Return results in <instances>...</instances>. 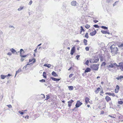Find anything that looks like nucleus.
<instances>
[{
	"instance_id": "e2e57ef3",
	"label": "nucleus",
	"mask_w": 123,
	"mask_h": 123,
	"mask_svg": "<svg viewBox=\"0 0 123 123\" xmlns=\"http://www.w3.org/2000/svg\"><path fill=\"white\" fill-rule=\"evenodd\" d=\"M72 68V67H70L69 68V69H68V71H69V70H70Z\"/></svg>"
},
{
	"instance_id": "5fc2aeb1",
	"label": "nucleus",
	"mask_w": 123,
	"mask_h": 123,
	"mask_svg": "<svg viewBox=\"0 0 123 123\" xmlns=\"http://www.w3.org/2000/svg\"><path fill=\"white\" fill-rule=\"evenodd\" d=\"M80 56V55H77L76 56V58L77 60H78V59L79 57Z\"/></svg>"
},
{
	"instance_id": "dca6fc26",
	"label": "nucleus",
	"mask_w": 123,
	"mask_h": 123,
	"mask_svg": "<svg viewBox=\"0 0 123 123\" xmlns=\"http://www.w3.org/2000/svg\"><path fill=\"white\" fill-rule=\"evenodd\" d=\"M96 33V31L95 30L94 31L91 32L90 34L91 36H93L95 35Z\"/></svg>"
},
{
	"instance_id": "bf43d9fd",
	"label": "nucleus",
	"mask_w": 123,
	"mask_h": 123,
	"mask_svg": "<svg viewBox=\"0 0 123 123\" xmlns=\"http://www.w3.org/2000/svg\"><path fill=\"white\" fill-rule=\"evenodd\" d=\"M25 59H23V58H22L20 59V61L21 62H23Z\"/></svg>"
},
{
	"instance_id": "e433bc0d",
	"label": "nucleus",
	"mask_w": 123,
	"mask_h": 123,
	"mask_svg": "<svg viewBox=\"0 0 123 123\" xmlns=\"http://www.w3.org/2000/svg\"><path fill=\"white\" fill-rule=\"evenodd\" d=\"M23 8V7L20 6L19 8H18V11H20L22 10Z\"/></svg>"
},
{
	"instance_id": "49530a36",
	"label": "nucleus",
	"mask_w": 123,
	"mask_h": 123,
	"mask_svg": "<svg viewBox=\"0 0 123 123\" xmlns=\"http://www.w3.org/2000/svg\"><path fill=\"white\" fill-rule=\"evenodd\" d=\"M119 86L118 85H117L116 86V89H117L118 90L119 89Z\"/></svg>"
},
{
	"instance_id": "412c9836",
	"label": "nucleus",
	"mask_w": 123,
	"mask_h": 123,
	"mask_svg": "<svg viewBox=\"0 0 123 123\" xmlns=\"http://www.w3.org/2000/svg\"><path fill=\"white\" fill-rule=\"evenodd\" d=\"M85 101L86 104H87L89 102V99L87 97H86L85 98Z\"/></svg>"
},
{
	"instance_id": "cd10ccee",
	"label": "nucleus",
	"mask_w": 123,
	"mask_h": 123,
	"mask_svg": "<svg viewBox=\"0 0 123 123\" xmlns=\"http://www.w3.org/2000/svg\"><path fill=\"white\" fill-rule=\"evenodd\" d=\"M69 89L70 90H72L74 88L73 86H69L68 87Z\"/></svg>"
},
{
	"instance_id": "7ed1b4c3",
	"label": "nucleus",
	"mask_w": 123,
	"mask_h": 123,
	"mask_svg": "<svg viewBox=\"0 0 123 123\" xmlns=\"http://www.w3.org/2000/svg\"><path fill=\"white\" fill-rule=\"evenodd\" d=\"M90 60V62L91 63H94L97 62L99 60L98 57H93Z\"/></svg>"
},
{
	"instance_id": "c03bdc74",
	"label": "nucleus",
	"mask_w": 123,
	"mask_h": 123,
	"mask_svg": "<svg viewBox=\"0 0 123 123\" xmlns=\"http://www.w3.org/2000/svg\"><path fill=\"white\" fill-rule=\"evenodd\" d=\"M111 93H111L110 92H107L105 93V94H108L109 96H111Z\"/></svg>"
},
{
	"instance_id": "4468645a",
	"label": "nucleus",
	"mask_w": 123,
	"mask_h": 123,
	"mask_svg": "<svg viewBox=\"0 0 123 123\" xmlns=\"http://www.w3.org/2000/svg\"><path fill=\"white\" fill-rule=\"evenodd\" d=\"M105 99L106 100L107 102H108L111 100V98L108 96H107L105 97Z\"/></svg>"
},
{
	"instance_id": "09e8293b",
	"label": "nucleus",
	"mask_w": 123,
	"mask_h": 123,
	"mask_svg": "<svg viewBox=\"0 0 123 123\" xmlns=\"http://www.w3.org/2000/svg\"><path fill=\"white\" fill-rule=\"evenodd\" d=\"M40 82H44L45 81V80L44 79H42L39 80Z\"/></svg>"
},
{
	"instance_id": "6ab92c4d",
	"label": "nucleus",
	"mask_w": 123,
	"mask_h": 123,
	"mask_svg": "<svg viewBox=\"0 0 123 123\" xmlns=\"http://www.w3.org/2000/svg\"><path fill=\"white\" fill-rule=\"evenodd\" d=\"M48 47L47 44L44 45L43 46V49H47Z\"/></svg>"
},
{
	"instance_id": "052dcab7",
	"label": "nucleus",
	"mask_w": 123,
	"mask_h": 123,
	"mask_svg": "<svg viewBox=\"0 0 123 123\" xmlns=\"http://www.w3.org/2000/svg\"><path fill=\"white\" fill-rule=\"evenodd\" d=\"M111 96H112L113 97L115 96V94L114 93H112Z\"/></svg>"
},
{
	"instance_id": "5701e85b",
	"label": "nucleus",
	"mask_w": 123,
	"mask_h": 123,
	"mask_svg": "<svg viewBox=\"0 0 123 123\" xmlns=\"http://www.w3.org/2000/svg\"><path fill=\"white\" fill-rule=\"evenodd\" d=\"M22 71L21 69L20 68H19L18 70L16 71V73L15 75V77L17 74H18L19 72H21Z\"/></svg>"
},
{
	"instance_id": "a19ab883",
	"label": "nucleus",
	"mask_w": 123,
	"mask_h": 123,
	"mask_svg": "<svg viewBox=\"0 0 123 123\" xmlns=\"http://www.w3.org/2000/svg\"><path fill=\"white\" fill-rule=\"evenodd\" d=\"M93 26L96 28H98L99 27V26L97 25H94Z\"/></svg>"
},
{
	"instance_id": "7c9ffc66",
	"label": "nucleus",
	"mask_w": 123,
	"mask_h": 123,
	"mask_svg": "<svg viewBox=\"0 0 123 123\" xmlns=\"http://www.w3.org/2000/svg\"><path fill=\"white\" fill-rule=\"evenodd\" d=\"M43 77L45 78H46L47 76H46V73L45 72H43Z\"/></svg>"
},
{
	"instance_id": "f704fd0d",
	"label": "nucleus",
	"mask_w": 123,
	"mask_h": 123,
	"mask_svg": "<svg viewBox=\"0 0 123 123\" xmlns=\"http://www.w3.org/2000/svg\"><path fill=\"white\" fill-rule=\"evenodd\" d=\"M85 37H86L87 38H88L89 37V36L88 35V33H86V34Z\"/></svg>"
},
{
	"instance_id": "473e14b6",
	"label": "nucleus",
	"mask_w": 123,
	"mask_h": 123,
	"mask_svg": "<svg viewBox=\"0 0 123 123\" xmlns=\"http://www.w3.org/2000/svg\"><path fill=\"white\" fill-rule=\"evenodd\" d=\"M90 26L89 25H88V24H86V25H85V27L86 28V29H89L90 27Z\"/></svg>"
},
{
	"instance_id": "f8f14e48",
	"label": "nucleus",
	"mask_w": 123,
	"mask_h": 123,
	"mask_svg": "<svg viewBox=\"0 0 123 123\" xmlns=\"http://www.w3.org/2000/svg\"><path fill=\"white\" fill-rule=\"evenodd\" d=\"M10 51H11L13 54H14L15 53H16L15 54H17V52L16 51L15 49H13V48H12L10 49Z\"/></svg>"
},
{
	"instance_id": "774afa93",
	"label": "nucleus",
	"mask_w": 123,
	"mask_h": 123,
	"mask_svg": "<svg viewBox=\"0 0 123 123\" xmlns=\"http://www.w3.org/2000/svg\"><path fill=\"white\" fill-rule=\"evenodd\" d=\"M103 59H102V58H101V59H100V61H103Z\"/></svg>"
},
{
	"instance_id": "9d476101",
	"label": "nucleus",
	"mask_w": 123,
	"mask_h": 123,
	"mask_svg": "<svg viewBox=\"0 0 123 123\" xmlns=\"http://www.w3.org/2000/svg\"><path fill=\"white\" fill-rule=\"evenodd\" d=\"M75 50V47H73L71 51L70 54L71 55H72L74 53V52Z\"/></svg>"
},
{
	"instance_id": "864d4df0",
	"label": "nucleus",
	"mask_w": 123,
	"mask_h": 123,
	"mask_svg": "<svg viewBox=\"0 0 123 123\" xmlns=\"http://www.w3.org/2000/svg\"><path fill=\"white\" fill-rule=\"evenodd\" d=\"M115 92L116 93H117L118 92V90L116 89H115Z\"/></svg>"
},
{
	"instance_id": "3c124183",
	"label": "nucleus",
	"mask_w": 123,
	"mask_h": 123,
	"mask_svg": "<svg viewBox=\"0 0 123 123\" xmlns=\"http://www.w3.org/2000/svg\"><path fill=\"white\" fill-rule=\"evenodd\" d=\"M32 3V1L31 0H30L28 4L29 5H31Z\"/></svg>"
},
{
	"instance_id": "f3484780",
	"label": "nucleus",
	"mask_w": 123,
	"mask_h": 123,
	"mask_svg": "<svg viewBox=\"0 0 123 123\" xmlns=\"http://www.w3.org/2000/svg\"><path fill=\"white\" fill-rule=\"evenodd\" d=\"M64 47H65L66 46H68L69 44L68 42L67 41H64Z\"/></svg>"
},
{
	"instance_id": "f03ea898",
	"label": "nucleus",
	"mask_w": 123,
	"mask_h": 123,
	"mask_svg": "<svg viewBox=\"0 0 123 123\" xmlns=\"http://www.w3.org/2000/svg\"><path fill=\"white\" fill-rule=\"evenodd\" d=\"M99 64H93L90 65V67L92 70H98V68Z\"/></svg>"
},
{
	"instance_id": "20e7f679",
	"label": "nucleus",
	"mask_w": 123,
	"mask_h": 123,
	"mask_svg": "<svg viewBox=\"0 0 123 123\" xmlns=\"http://www.w3.org/2000/svg\"><path fill=\"white\" fill-rule=\"evenodd\" d=\"M114 66H115L117 67V66H117V65L116 63H111L109 65H107L106 67L109 70H110L109 68H113Z\"/></svg>"
},
{
	"instance_id": "4d7b16f0",
	"label": "nucleus",
	"mask_w": 123,
	"mask_h": 123,
	"mask_svg": "<svg viewBox=\"0 0 123 123\" xmlns=\"http://www.w3.org/2000/svg\"><path fill=\"white\" fill-rule=\"evenodd\" d=\"M7 54L8 55H12V53L11 52H9Z\"/></svg>"
},
{
	"instance_id": "c756f323",
	"label": "nucleus",
	"mask_w": 123,
	"mask_h": 123,
	"mask_svg": "<svg viewBox=\"0 0 123 123\" xmlns=\"http://www.w3.org/2000/svg\"><path fill=\"white\" fill-rule=\"evenodd\" d=\"M87 41L85 39H84V44L85 45H87Z\"/></svg>"
},
{
	"instance_id": "6e6d98bb",
	"label": "nucleus",
	"mask_w": 123,
	"mask_h": 123,
	"mask_svg": "<svg viewBox=\"0 0 123 123\" xmlns=\"http://www.w3.org/2000/svg\"><path fill=\"white\" fill-rule=\"evenodd\" d=\"M93 22L95 23H96L98 22V21L96 20H94Z\"/></svg>"
},
{
	"instance_id": "13d9d810",
	"label": "nucleus",
	"mask_w": 123,
	"mask_h": 123,
	"mask_svg": "<svg viewBox=\"0 0 123 123\" xmlns=\"http://www.w3.org/2000/svg\"><path fill=\"white\" fill-rule=\"evenodd\" d=\"M9 28H13L14 29H15V28L14 27V26H12V25H10L9 26Z\"/></svg>"
},
{
	"instance_id": "c85d7f7f",
	"label": "nucleus",
	"mask_w": 123,
	"mask_h": 123,
	"mask_svg": "<svg viewBox=\"0 0 123 123\" xmlns=\"http://www.w3.org/2000/svg\"><path fill=\"white\" fill-rule=\"evenodd\" d=\"M51 65L50 64H46L44 65V66L47 67L48 68H49L51 66Z\"/></svg>"
},
{
	"instance_id": "58836bf2",
	"label": "nucleus",
	"mask_w": 123,
	"mask_h": 123,
	"mask_svg": "<svg viewBox=\"0 0 123 123\" xmlns=\"http://www.w3.org/2000/svg\"><path fill=\"white\" fill-rule=\"evenodd\" d=\"M101 32L102 33L104 34H106V31L101 30Z\"/></svg>"
},
{
	"instance_id": "2f4dec72",
	"label": "nucleus",
	"mask_w": 123,
	"mask_h": 123,
	"mask_svg": "<svg viewBox=\"0 0 123 123\" xmlns=\"http://www.w3.org/2000/svg\"><path fill=\"white\" fill-rule=\"evenodd\" d=\"M46 98L45 99V100H47L50 97L49 95L48 94L46 95Z\"/></svg>"
},
{
	"instance_id": "39448f33",
	"label": "nucleus",
	"mask_w": 123,
	"mask_h": 123,
	"mask_svg": "<svg viewBox=\"0 0 123 123\" xmlns=\"http://www.w3.org/2000/svg\"><path fill=\"white\" fill-rule=\"evenodd\" d=\"M23 51V53H24V51L23 50V49H21L20 50V51L18 52H20V56L21 57H23L25 58L28 55V54L27 55H22V52Z\"/></svg>"
},
{
	"instance_id": "b1692460",
	"label": "nucleus",
	"mask_w": 123,
	"mask_h": 123,
	"mask_svg": "<svg viewBox=\"0 0 123 123\" xmlns=\"http://www.w3.org/2000/svg\"><path fill=\"white\" fill-rule=\"evenodd\" d=\"M122 78H123V76L122 75L118 76L116 78L117 80L121 79Z\"/></svg>"
},
{
	"instance_id": "4be33fe9",
	"label": "nucleus",
	"mask_w": 123,
	"mask_h": 123,
	"mask_svg": "<svg viewBox=\"0 0 123 123\" xmlns=\"http://www.w3.org/2000/svg\"><path fill=\"white\" fill-rule=\"evenodd\" d=\"M52 74L55 77H56L58 76V75L54 71H53L52 72Z\"/></svg>"
},
{
	"instance_id": "c9c22d12",
	"label": "nucleus",
	"mask_w": 123,
	"mask_h": 123,
	"mask_svg": "<svg viewBox=\"0 0 123 123\" xmlns=\"http://www.w3.org/2000/svg\"><path fill=\"white\" fill-rule=\"evenodd\" d=\"M101 28H102L104 29H108V27H107L106 26H101Z\"/></svg>"
},
{
	"instance_id": "680f3d73",
	"label": "nucleus",
	"mask_w": 123,
	"mask_h": 123,
	"mask_svg": "<svg viewBox=\"0 0 123 123\" xmlns=\"http://www.w3.org/2000/svg\"><path fill=\"white\" fill-rule=\"evenodd\" d=\"M29 118V116H27L26 117H25V118L26 119L27 118V119H28Z\"/></svg>"
},
{
	"instance_id": "a878e982",
	"label": "nucleus",
	"mask_w": 123,
	"mask_h": 123,
	"mask_svg": "<svg viewBox=\"0 0 123 123\" xmlns=\"http://www.w3.org/2000/svg\"><path fill=\"white\" fill-rule=\"evenodd\" d=\"M29 65H32V63H31L30 64H29V63H28L27 64L23 67V68H25V69H26L27 68V66H28Z\"/></svg>"
},
{
	"instance_id": "8fccbe9b",
	"label": "nucleus",
	"mask_w": 123,
	"mask_h": 123,
	"mask_svg": "<svg viewBox=\"0 0 123 123\" xmlns=\"http://www.w3.org/2000/svg\"><path fill=\"white\" fill-rule=\"evenodd\" d=\"M7 106L9 108H12V106L11 105H7Z\"/></svg>"
},
{
	"instance_id": "f257e3e1",
	"label": "nucleus",
	"mask_w": 123,
	"mask_h": 123,
	"mask_svg": "<svg viewBox=\"0 0 123 123\" xmlns=\"http://www.w3.org/2000/svg\"><path fill=\"white\" fill-rule=\"evenodd\" d=\"M110 48L111 50V52L115 54H117L118 51V48L115 47L114 45H112L110 47Z\"/></svg>"
},
{
	"instance_id": "6e6552de",
	"label": "nucleus",
	"mask_w": 123,
	"mask_h": 123,
	"mask_svg": "<svg viewBox=\"0 0 123 123\" xmlns=\"http://www.w3.org/2000/svg\"><path fill=\"white\" fill-rule=\"evenodd\" d=\"M82 104V103L80 101H78L75 105V106L76 107L78 108Z\"/></svg>"
},
{
	"instance_id": "a18cd8bd",
	"label": "nucleus",
	"mask_w": 123,
	"mask_h": 123,
	"mask_svg": "<svg viewBox=\"0 0 123 123\" xmlns=\"http://www.w3.org/2000/svg\"><path fill=\"white\" fill-rule=\"evenodd\" d=\"M85 49L86 51H88L89 50V48L88 47H87L85 48Z\"/></svg>"
},
{
	"instance_id": "72a5a7b5",
	"label": "nucleus",
	"mask_w": 123,
	"mask_h": 123,
	"mask_svg": "<svg viewBox=\"0 0 123 123\" xmlns=\"http://www.w3.org/2000/svg\"><path fill=\"white\" fill-rule=\"evenodd\" d=\"M118 103L120 105H122L123 103V102L122 101H118Z\"/></svg>"
},
{
	"instance_id": "79ce46f5",
	"label": "nucleus",
	"mask_w": 123,
	"mask_h": 123,
	"mask_svg": "<svg viewBox=\"0 0 123 123\" xmlns=\"http://www.w3.org/2000/svg\"><path fill=\"white\" fill-rule=\"evenodd\" d=\"M89 61L88 60H87L86 62H85V64L86 65H88V64L89 63Z\"/></svg>"
},
{
	"instance_id": "393cba45",
	"label": "nucleus",
	"mask_w": 123,
	"mask_h": 123,
	"mask_svg": "<svg viewBox=\"0 0 123 123\" xmlns=\"http://www.w3.org/2000/svg\"><path fill=\"white\" fill-rule=\"evenodd\" d=\"M100 89V88L99 87H98L97 89L95 91V92L96 93H98L99 92V91Z\"/></svg>"
},
{
	"instance_id": "0e129e2a",
	"label": "nucleus",
	"mask_w": 123,
	"mask_h": 123,
	"mask_svg": "<svg viewBox=\"0 0 123 123\" xmlns=\"http://www.w3.org/2000/svg\"><path fill=\"white\" fill-rule=\"evenodd\" d=\"M104 113V111H101V114H103Z\"/></svg>"
},
{
	"instance_id": "ea45409f",
	"label": "nucleus",
	"mask_w": 123,
	"mask_h": 123,
	"mask_svg": "<svg viewBox=\"0 0 123 123\" xmlns=\"http://www.w3.org/2000/svg\"><path fill=\"white\" fill-rule=\"evenodd\" d=\"M118 46L119 47H123V43L120 44L118 45Z\"/></svg>"
},
{
	"instance_id": "423d86ee",
	"label": "nucleus",
	"mask_w": 123,
	"mask_h": 123,
	"mask_svg": "<svg viewBox=\"0 0 123 123\" xmlns=\"http://www.w3.org/2000/svg\"><path fill=\"white\" fill-rule=\"evenodd\" d=\"M117 67H119L120 69L122 71H123V62H120L119 65H117Z\"/></svg>"
},
{
	"instance_id": "4c0bfd02",
	"label": "nucleus",
	"mask_w": 123,
	"mask_h": 123,
	"mask_svg": "<svg viewBox=\"0 0 123 123\" xmlns=\"http://www.w3.org/2000/svg\"><path fill=\"white\" fill-rule=\"evenodd\" d=\"M105 64H106L105 62H103L102 63L101 65V67H102L103 66H104L105 65Z\"/></svg>"
},
{
	"instance_id": "ddd939ff",
	"label": "nucleus",
	"mask_w": 123,
	"mask_h": 123,
	"mask_svg": "<svg viewBox=\"0 0 123 123\" xmlns=\"http://www.w3.org/2000/svg\"><path fill=\"white\" fill-rule=\"evenodd\" d=\"M81 29L80 31V33L82 35H83L84 33V32L85 31L84 30V29L83 27L82 26L80 27Z\"/></svg>"
},
{
	"instance_id": "aec40b11",
	"label": "nucleus",
	"mask_w": 123,
	"mask_h": 123,
	"mask_svg": "<svg viewBox=\"0 0 123 123\" xmlns=\"http://www.w3.org/2000/svg\"><path fill=\"white\" fill-rule=\"evenodd\" d=\"M51 79H52V80L55 81H59L60 80V79H59L53 77H51Z\"/></svg>"
},
{
	"instance_id": "1a4fd4ad",
	"label": "nucleus",
	"mask_w": 123,
	"mask_h": 123,
	"mask_svg": "<svg viewBox=\"0 0 123 123\" xmlns=\"http://www.w3.org/2000/svg\"><path fill=\"white\" fill-rule=\"evenodd\" d=\"M78 3L75 1L73 0L71 3V6H77Z\"/></svg>"
},
{
	"instance_id": "37998d69",
	"label": "nucleus",
	"mask_w": 123,
	"mask_h": 123,
	"mask_svg": "<svg viewBox=\"0 0 123 123\" xmlns=\"http://www.w3.org/2000/svg\"><path fill=\"white\" fill-rule=\"evenodd\" d=\"M112 1V0H107L106 2L108 3H109L111 2Z\"/></svg>"
},
{
	"instance_id": "603ef678",
	"label": "nucleus",
	"mask_w": 123,
	"mask_h": 123,
	"mask_svg": "<svg viewBox=\"0 0 123 123\" xmlns=\"http://www.w3.org/2000/svg\"><path fill=\"white\" fill-rule=\"evenodd\" d=\"M73 74H70L69 76V77L70 78H71L73 76Z\"/></svg>"
},
{
	"instance_id": "338daca9",
	"label": "nucleus",
	"mask_w": 123,
	"mask_h": 123,
	"mask_svg": "<svg viewBox=\"0 0 123 123\" xmlns=\"http://www.w3.org/2000/svg\"><path fill=\"white\" fill-rule=\"evenodd\" d=\"M80 6H81L80 7H83V4H81Z\"/></svg>"
},
{
	"instance_id": "9b49d317",
	"label": "nucleus",
	"mask_w": 123,
	"mask_h": 123,
	"mask_svg": "<svg viewBox=\"0 0 123 123\" xmlns=\"http://www.w3.org/2000/svg\"><path fill=\"white\" fill-rule=\"evenodd\" d=\"M73 102L74 101L72 99H71L68 102V106L69 107L71 106Z\"/></svg>"
},
{
	"instance_id": "bb28decb",
	"label": "nucleus",
	"mask_w": 123,
	"mask_h": 123,
	"mask_svg": "<svg viewBox=\"0 0 123 123\" xmlns=\"http://www.w3.org/2000/svg\"><path fill=\"white\" fill-rule=\"evenodd\" d=\"M83 10L85 11H86L87 10V7L86 5L84 6Z\"/></svg>"
},
{
	"instance_id": "2eb2a0df",
	"label": "nucleus",
	"mask_w": 123,
	"mask_h": 123,
	"mask_svg": "<svg viewBox=\"0 0 123 123\" xmlns=\"http://www.w3.org/2000/svg\"><path fill=\"white\" fill-rule=\"evenodd\" d=\"M91 70V69L89 68H87L85 71L84 73H85L90 72Z\"/></svg>"
},
{
	"instance_id": "69168bd1",
	"label": "nucleus",
	"mask_w": 123,
	"mask_h": 123,
	"mask_svg": "<svg viewBox=\"0 0 123 123\" xmlns=\"http://www.w3.org/2000/svg\"><path fill=\"white\" fill-rule=\"evenodd\" d=\"M106 34H107L109 35L110 34V32H108L106 31Z\"/></svg>"
},
{
	"instance_id": "de8ad7c7",
	"label": "nucleus",
	"mask_w": 123,
	"mask_h": 123,
	"mask_svg": "<svg viewBox=\"0 0 123 123\" xmlns=\"http://www.w3.org/2000/svg\"><path fill=\"white\" fill-rule=\"evenodd\" d=\"M18 112L20 114L23 115L24 114V113L23 112L21 111H18Z\"/></svg>"
},
{
	"instance_id": "a211bd4d",
	"label": "nucleus",
	"mask_w": 123,
	"mask_h": 123,
	"mask_svg": "<svg viewBox=\"0 0 123 123\" xmlns=\"http://www.w3.org/2000/svg\"><path fill=\"white\" fill-rule=\"evenodd\" d=\"M32 61H33V62L32 63V64L36 62V60L35 59L33 58L32 59H29V62H31Z\"/></svg>"
},
{
	"instance_id": "0eeeda50",
	"label": "nucleus",
	"mask_w": 123,
	"mask_h": 123,
	"mask_svg": "<svg viewBox=\"0 0 123 123\" xmlns=\"http://www.w3.org/2000/svg\"><path fill=\"white\" fill-rule=\"evenodd\" d=\"M11 75L9 74H8V75H4L3 74H1L0 75L1 78L2 79H4L6 77L11 76Z\"/></svg>"
}]
</instances>
